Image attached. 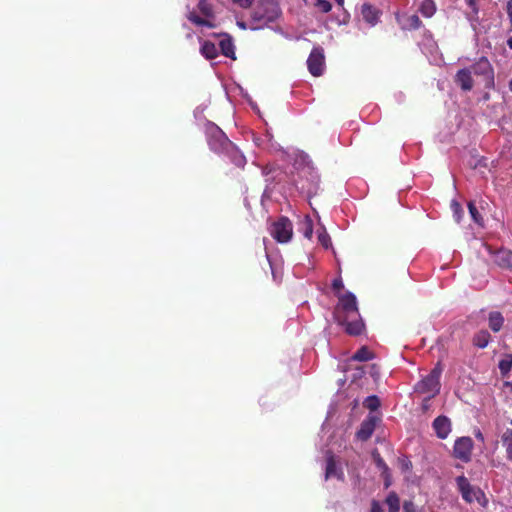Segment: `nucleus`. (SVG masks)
Returning a JSON list of instances; mask_svg holds the SVG:
<instances>
[{
  "mask_svg": "<svg viewBox=\"0 0 512 512\" xmlns=\"http://www.w3.org/2000/svg\"><path fill=\"white\" fill-rule=\"evenodd\" d=\"M388 506V512H399L400 499L395 492H390L385 500Z\"/></svg>",
  "mask_w": 512,
  "mask_h": 512,
  "instance_id": "obj_28",
  "label": "nucleus"
},
{
  "mask_svg": "<svg viewBox=\"0 0 512 512\" xmlns=\"http://www.w3.org/2000/svg\"><path fill=\"white\" fill-rule=\"evenodd\" d=\"M337 2L338 5H343L344 4V0H335Z\"/></svg>",
  "mask_w": 512,
  "mask_h": 512,
  "instance_id": "obj_45",
  "label": "nucleus"
},
{
  "mask_svg": "<svg viewBox=\"0 0 512 512\" xmlns=\"http://www.w3.org/2000/svg\"><path fill=\"white\" fill-rule=\"evenodd\" d=\"M242 28H245V25L243 23H238Z\"/></svg>",
  "mask_w": 512,
  "mask_h": 512,
  "instance_id": "obj_48",
  "label": "nucleus"
},
{
  "mask_svg": "<svg viewBox=\"0 0 512 512\" xmlns=\"http://www.w3.org/2000/svg\"><path fill=\"white\" fill-rule=\"evenodd\" d=\"M307 67L314 77H319L325 69V56L322 47H314L307 59Z\"/></svg>",
  "mask_w": 512,
  "mask_h": 512,
  "instance_id": "obj_8",
  "label": "nucleus"
},
{
  "mask_svg": "<svg viewBox=\"0 0 512 512\" xmlns=\"http://www.w3.org/2000/svg\"><path fill=\"white\" fill-rule=\"evenodd\" d=\"M223 154H227L231 161L237 166V167H244L246 163L245 157L237 150V148L232 144L231 150L225 151Z\"/></svg>",
  "mask_w": 512,
  "mask_h": 512,
  "instance_id": "obj_23",
  "label": "nucleus"
},
{
  "mask_svg": "<svg viewBox=\"0 0 512 512\" xmlns=\"http://www.w3.org/2000/svg\"><path fill=\"white\" fill-rule=\"evenodd\" d=\"M207 143L212 151L223 154L225 151L231 150L232 142L225 133L214 123H207L205 128Z\"/></svg>",
  "mask_w": 512,
  "mask_h": 512,
  "instance_id": "obj_4",
  "label": "nucleus"
},
{
  "mask_svg": "<svg viewBox=\"0 0 512 512\" xmlns=\"http://www.w3.org/2000/svg\"><path fill=\"white\" fill-rule=\"evenodd\" d=\"M377 467L382 470L383 474H386L389 470L387 464L385 461L378 455V457L375 459Z\"/></svg>",
  "mask_w": 512,
  "mask_h": 512,
  "instance_id": "obj_37",
  "label": "nucleus"
},
{
  "mask_svg": "<svg viewBox=\"0 0 512 512\" xmlns=\"http://www.w3.org/2000/svg\"><path fill=\"white\" fill-rule=\"evenodd\" d=\"M361 14L363 19L373 26L378 22L381 12L375 6L364 3L361 7Z\"/></svg>",
  "mask_w": 512,
  "mask_h": 512,
  "instance_id": "obj_15",
  "label": "nucleus"
},
{
  "mask_svg": "<svg viewBox=\"0 0 512 512\" xmlns=\"http://www.w3.org/2000/svg\"><path fill=\"white\" fill-rule=\"evenodd\" d=\"M344 287L343 285V281H342V278L341 277H337L333 280L332 282V288L333 290L338 294H341L340 293V290H342Z\"/></svg>",
  "mask_w": 512,
  "mask_h": 512,
  "instance_id": "obj_36",
  "label": "nucleus"
},
{
  "mask_svg": "<svg viewBox=\"0 0 512 512\" xmlns=\"http://www.w3.org/2000/svg\"><path fill=\"white\" fill-rule=\"evenodd\" d=\"M505 447H506L507 459L512 461V445L511 446H505Z\"/></svg>",
  "mask_w": 512,
  "mask_h": 512,
  "instance_id": "obj_43",
  "label": "nucleus"
},
{
  "mask_svg": "<svg viewBox=\"0 0 512 512\" xmlns=\"http://www.w3.org/2000/svg\"><path fill=\"white\" fill-rule=\"evenodd\" d=\"M498 368L502 377H506L512 369V354H505L499 361Z\"/></svg>",
  "mask_w": 512,
  "mask_h": 512,
  "instance_id": "obj_25",
  "label": "nucleus"
},
{
  "mask_svg": "<svg viewBox=\"0 0 512 512\" xmlns=\"http://www.w3.org/2000/svg\"><path fill=\"white\" fill-rule=\"evenodd\" d=\"M333 316L337 324L343 326L350 336H359L365 329L356 296L352 292L338 294V303L334 308Z\"/></svg>",
  "mask_w": 512,
  "mask_h": 512,
  "instance_id": "obj_1",
  "label": "nucleus"
},
{
  "mask_svg": "<svg viewBox=\"0 0 512 512\" xmlns=\"http://www.w3.org/2000/svg\"><path fill=\"white\" fill-rule=\"evenodd\" d=\"M488 323H489V328L493 332H495V333L499 332L502 329V327H503L504 317L498 311L490 312L489 313V317H488Z\"/></svg>",
  "mask_w": 512,
  "mask_h": 512,
  "instance_id": "obj_18",
  "label": "nucleus"
},
{
  "mask_svg": "<svg viewBox=\"0 0 512 512\" xmlns=\"http://www.w3.org/2000/svg\"><path fill=\"white\" fill-rule=\"evenodd\" d=\"M503 446L512 445V429H506L501 436Z\"/></svg>",
  "mask_w": 512,
  "mask_h": 512,
  "instance_id": "obj_34",
  "label": "nucleus"
},
{
  "mask_svg": "<svg viewBox=\"0 0 512 512\" xmlns=\"http://www.w3.org/2000/svg\"><path fill=\"white\" fill-rule=\"evenodd\" d=\"M509 89H510V91L512 92V79H511V80H510V82H509Z\"/></svg>",
  "mask_w": 512,
  "mask_h": 512,
  "instance_id": "obj_47",
  "label": "nucleus"
},
{
  "mask_svg": "<svg viewBox=\"0 0 512 512\" xmlns=\"http://www.w3.org/2000/svg\"><path fill=\"white\" fill-rule=\"evenodd\" d=\"M377 418L375 416H368L364 419L360 425V428L356 432L357 439L361 441H367L373 434L376 428Z\"/></svg>",
  "mask_w": 512,
  "mask_h": 512,
  "instance_id": "obj_10",
  "label": "nucleus"
},
{
  "mask_svg": "<svg viewBox=\"0 0 512 512\" xmlns=\"http://www.w3.org/2000/svg\"><path fill=\"white\" fill-rule=\"evenodd\" d=\"M374 358V353L370 351V349L367 346H362L359 348L352 356V360L354 361H369Z\"/></svg>",
  "mask_w": 512,
  "mask_h": 512,
  "instance_id": "obj_24",
  "label": "nucleus"
},
{
  "mask_svg": "<svg viewBox=\"0 0 512 512\" xmlns=\"http://www.w3.org/2000/svg\"><path fill=\"white\" fill-rule=\"evenodd\" d=\"M507 45L512 49V37L507 40Z\"/></svg>",
  "mask_w": 512,
  "mask_h": 512,
  "instance_id": "obj_44",
  "label": "nucleus"
},
{
  "mask_svg": "<svg viewBox=\"0 0 512 512\" xmlns=\"http://www.w3.org/2000/svg\"><path fill=\"white\" fill-rule=\"evenodd\" d=\"M432 426L437 437L440 439H446L451 432V421L444 415L436 417Z\"/></svg>",
  "mask_w": 512,
  "mask_h": 512,
  "instance_id": "obj_11",
  "label": "nucleus"
},
{
  "mask_svg": "<svg viewBox=\"0 0 512 512\" xmlns=\"http://www.w3.org/2000/svg\"><path fill=\"white\" fill-rule=\"evenodd\" d=\"M201 54L209 60L215 59L218 56V49L211 41H204L200 48Z\"/></svg>",
  "mask_w": 512,
  "mask_h": 512,
  "instance_id": "obj_20",
  "label": "nucleus"
},
{
  "mask_svg": "<svg viewBox=\"0 0 512 512\" xmlns=\"http://www.w3.org/2000/svg\"><path fill=\"white\" fill-rule=\"evenodd\" d=\"M510 423H511V425H512V420H511V422H510Z\"/></svg>",
  "mask_w": 512,
  "mask_h": 512,
  "instance_id": "obj_49",
  "label": "nucleus"
},
{
  "mask_svg": "<svg viewBox=\"0 0 512 512\" xmlns=\"http://www.w3.org/2000/svg\"><path fill=\"white\" fill-rule=\"evenodd\" d=\"M419 11L424 17L430 18L436 12V5L433 0H423Z\"/></svg>",
  "mask_w": 512,
  "mask_h": 512,
  "instance_id": "obj_27",
  "label": "nucleus"
},
{
  "mask_svg": "<svg viewBox=\"0 0 512 512\" xmlns=\"http://www.w3.org/2000/svg\"><path fill=\"white\" fill-rule=\"evenodd\" d=\"M219 47H220L221 53L225 57H228L233 60L236 59L235 46H234L232 38L229 35L224 34L223 38L219 42Z\"/></svg>",
  "mask_w": 512,
  "mask_h": 512,
  "instance_id": "obj_16",
  "label": "nucleus"
},
{
  "mask_svg": "<svg viewBox=\"0 0 512 512\" xmlns=\"http://www.w3.org/2000/svg\"><path fill=\"white\" fill-rule=\"evenodd\" d=\"M332 477H336L339 480H343L344 475L342 469L337 467L334 454L331 451H327L325 479L327 480Z\"/></svg>",
  "mask_w": 512,
  "mask_h": 512,
  "instance_id": "obj_12",
  "label": "nucleus"
},
{
  "mask_svg": "<svg viewBox=\"0 0 512 512\" xmlns=\"http://www.w3.org/2000/svg\"><path fill=\"white\" fill-rule=\"evenodd\" d=\"M318 241L325 249H328L331 245L330 236L324 228L322 231H318Z\"/></svg>",
  "mask_w": 512,
  "mask_h": 512,
  "instance_id": "obj_33",
  "label": "nucleus"
},
{
  "mask_svg": "<svg viewBox=\"0 0 512 512\" xmlns=\"http://www.w3.org/2000/svg\"><path fill=\"white\" fill-rule=\"evenodd\" d=\"M282 12L275 0H263L255 8L252 19L260 25H267L280 18Z\"/></svg>",
  "mask_w": 512,
  "mask_h": 512,
  "instance_id": "obj_3",
  "label": "nucleus"
},
{
  "mask_svg": "<svg viewBox=\"0 0 512 512\" xmlns=\"http://www.w3.org/2000/svg\"><path fill=\"white\" fill-rule=\"evenodd\" d=\"M496 261L499 266L504 268H512V251L500 250L496 255Z\"/></svg>",
  "mask_w": 512,
  "mask_h": 512,
  "instance_id": "obj_21",
  "label": "nucleus"
},
{
  "mask_svg": "<svg viewBox=\"0 0 512 512\" xmlns=\"http://www.w3.org/2000/svg\"><path fill=\"white\" fill-rule=\"evenodd\" d=\"M200 13L206 18H214V10L212 4L208 0H199L197 5Z\"/></svg>",
  "mask_w": 512,
  "mask_h": 512,
  "instance_id": "obj_26",
  "label": "nucleus"
},
{
  "mask_svg": "<svg viewBox=\"0 0 512 512\" xmlns=\"http://www.w3.org/2000/svg\"><path fill=\"white\" fill-rule=\"evenodd\" d=\"M451 209L453 212L454 219L457 223H459L462 219V216L464 214L462 206L457 201L451 202Z\"/></svg>",
  "mask_w": 512,
  "mask_h": 512,
  "instance_id": "obj_31",
  "label": "nucleus"
},
{
  "mask_svg": "<svg viewBox=\"0 0 512 512\" xmlns=\"http://www.w3.org/2000/svg\"><path fill=\"white\" fill-rule=\"evenodd\" d=\"M457 486L462 494V497L465 501L471 503L475 497V490L472 485L469 483L468 479L465 476H458L456 478Z\"/></svg>",
  "mask_w": 512,
  "mask_h": 512,
  "instance_id": "obj_14",
  "label": "nucleus"
},
{
  "mask_svg": "<svg viewBox=\"0 0 512 512\" xmlns=\"http://www.w3.org/2000/svg\"><path fill=\"white\" fill-rule=\"evenodd\" d=\"M316 6L323 12L328 13L332 9V5L328 0H317Z\"/></svg>",
  "mask_w": 512,
  "mask_h": 512,
  "instance_id": "obj_35",
  "label": "nucleus"
},
{
  "mask_svg": "<svg viewBox=\"0 0 512 512\" xmlns=\"http://www.w3.org/2000/svg\"><path fill=\"white\" fill-rule=\"evenodd\" d=\"M404 512H415L412 502H405L403 505Z\"/></svg>",
  "mask_w": 512,
  "mask_h": 512,
  "instance_id": "obj_42",
  "label": "nucleus"
},
{
  "mask_svg": "<svg viewBox=\"0 0 512 512\" xmlns=\"http://www.w3.org/2000/svg\"><path fill=\"white\" fill-rule=\"evenodd\" d=\"M491 340V335L487 330H480L476 332L472 338V343L474 346L484 349L488 346Z\"/></svg>",
  "mask_w": 512,
  "mask_h": 512,
  "instance_id": "obj_17",
  "label": "nucleus"
},
{
  "mask_svg": "<svg viewBox=\"0 0 512 512\" xmlns=\"http://www.w3.org/2000/svg\"><path fill=\"white\" fill-rule=\"evenodd\" d=\"M441 373V364L437 363V365L430 371V373L416 384L415 391L421 394H429L426 400L433 398L440 391Z\"/></svg>",
  "mask_w": 512,
  "mask_h": 512,
  "instance_id": "obj_5",
  "label": "nucleus"
},
{
  "mask_svg": "<svg viewBox=\"0 0 512 512\" xmlns=\"http://www.w3.org/2000/svg\"><path fill=\"white\" fill-rule=\"evenodd\" d=\"M467 4L474 13H478L477 0H467Z\"/></svg>",
  "mask_w": 512,
  "mask_h": 512,
  "instance_id": "obj_41",
  "label": "nucleus"
},
{
  "mask_svg": "<svg viewBox=\"0 0 512 512\" xmlns=\"http://www.w3.org/2000/svg\"><path fill=\"white\" fill-rule=\"evenodd\" d=\"M255 0H232V2L241 8H249Z\"/></svg>",
  "mask_w": 512,
  "mask_h": 512,
  "instance_id": "obj_38",
  "label": "nucleus"
},
{
  "mask_svg": "<svg viewBox=\"0 0 512 512\" xmlns=\"http://www.w3.org/2000/svg\"><path fill=\"white\" fill-rule=\"evenodd\" d=\"M469 69L472 74L477 77H481L484 82L486 89H493L495 86L494 82V69L490 61L486 57H480L475 63H473Z\"/></svg>",
  "mask_w": 512,
  "mask_h": 512,
  "instance_id": "obj_6",
  "label": "nucleus"
},
{
  "mask_svg": "<svg viewBox=\"0 0 512 512\" xmlns=\"http://www.w3.org/2000/svg\"><path fill=\"white\" fill-rule=\"evenodd\" d=\"M297 173L293 176V182L298 190L306 193L311 197L315 195L319 188L320 177L317 171L310 165H303L301 168L297 167Z\"/></svg>",
  "mask_w": 512,
  "mask_h": 512,
  "instance_id": "obj_2",
  "label": "nucleus"
},
{
  "mask_svg": "<svg viewBox=\"0 0 512 512\" xmlns=\"http://www.w3.org/2000/svg\"><path fill=\"white\" fill-rule=\"evenodd\" d=\"M505 386L510 387L512 389V381L511 382H505Z\"/></svg>",
  "mask_w": 512,
  "mask_h": 512,
  "instance_id": "obj_46",
  "label": "nucleus"
},
{
  "mask_svg": "<svg viewBox=\"0 0 512 512\" xmlns=\"http://www.w3.org/2000/svg\"><path fill=\"white\" fill-rule=\"evenodd\" d=\"M364 406L370 411L378 409V407L380 406L379 398L377 396L367 397L364 401Z\"/></svg>",
  "mask_w": 512,
  "mask_h": 512,
  "instance_id": "obj_32",
  "label": "nucleus"
},
{
  "mask_svg": "<svg viewBox=\"0 0 512 512\" xmlns=\"http://www.w3.org/2000/svg\"><path fill=\"white\" fill-rule=\"evenodd\" d=\"M406 26L409 29L417 30L422 26V21L417 15H410L406 19Z\"/></svg>",
  "mask_w": 512,
  "mask_h": 512,
  "instance_id": "obj_30",
  "label": "nucleus"
},
{
  "mask_svg": "<svg viewBox=\"0 0 512 512\" xmlns=\"http://www.w3.org/2000/svg\"><path fill=\"white\" fill-rule=\"evenodd\" d=\"M300 231L302 232V234L305 238H307L308 240L312 239L314 225H313V221L310 216L306 215L304 217V219L301 221Z\"/></svg>",
  "mask_w": 512,
  "mask_h": 512,
  "instance_id": "obj_22",
  "label": "nucleus"
},
{
  "mask_svg": "<svg viewBox=\"0 0 512 512\" xmlns=\"http://www.w3.org/2000/svg\"><path fill=\"white\" fill-rule=\"evenodd\" d=\"M473 445V440L470 437L458 438L454 443L453 456L464 463H468L471 460Z\"/></svg>",
  "mask_w": 512,
  "mask_h": 512,
  "instance_id": "obj_9",
  "label": "nucleus"
},
{
  "mask_svg": "<svg viewBox=\"0 0 512 512\" xmlns=\"http://www.w3.org/2000/svg\"><path fill=\"white\" fill-rule=\"evenodd\" d=\"M468 209H469V213H470L473 221L475 223H477L478 225L483 226V217L481 216V214L479 213L477 207L475 206V204L473 202L468 203Z\"/></svg>",
  "mask_w": 512,
  "mask_h": 512,
  "instance_id": "obj_29",
  "label": "nucleus"
},
{
  "mask_svg": "<svg viewBox=\"0 0 512 512\" xmlns=\"http://www.w3.org/2000/svg\"><path fill=\"white\" fill-rule=\"evenodd\" d=\"M271 236L279 243H287L293 235L292 222L285 216L278 218L270 227Z\"/></svg>",
  "mask_w": 512,
  "mask_h": 512,
  "instance_id": "obj_7",
  "label": "nucleus"
},
{
  "mask_svg": "<svg viewBox=\"0 0 512 512\" xmlns=\"http://www.w3.org/2000/svg\"><path fill=\"white\" fill-rule=\"evenodd\" d=\"M187 19L196 26L214 28V23L210 20L211 18H202L196 14L195 11H190L187 14Z\"/></svg>",
  "mask_w": 512,
  "mask_h": 512,
  "instance_id": "obj_19",
  "label": "nucleus"
},
{
  "mask_svg": "<svg viewBox=\"0 0 512 512\" xmlns=\"http://www.w3.org/2000/svg\"><path fill=\"white\" fill-rule=\"evenodd\" d=\"M506 12L508 14V17H509V21H510V24H511V31H512V0H509L507 2V5H506Z\"/></svg>",
  "mask_w": 512,
  "mask_h": 512,
  "instance_id": "obj_40",
  "label": "nucleus"
},
{
  "mask_svg": "<svg viewBox=\"0 0 512 512\" xmlns=\"http://www.w3.org/2000/svg\"><path fill=\"white\" fill-rule=\"evenodd\" d=\"M370 512H383L382 507L378 501H376V500L372 501Z\"/></svg>",
  "mask_w": 512,
  "mask_h": 512,
  "instance_id": "obj_39",
  "label": "nucleus"
},
{
  "mask_svg": "<svg viewBox=\"0 0 512 512\" xmlns=\"http://www.w3.org/2000/svg\"><path fill=\"white\" fill-rule=\"evenodd\" d=\"M455 83L463 91H471L474 86L471 69L463 68V69L458 70L455 75Z\"/></svg>",
  "mask_w": 512,
  "mask_h": 512,
  "instance_id": "obj_13",
  "label": "nucleus"
}]
</instances>
